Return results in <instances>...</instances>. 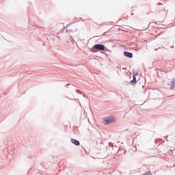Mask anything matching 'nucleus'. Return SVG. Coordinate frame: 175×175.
Returning <instances> with one entry per match:
<instances>
[{"label": "nucleus", "instance_id": "1", "mask_svg": "<svg viewBox=\"0 0 175 175\" xmlns=\"http://www.w3.org/2000/svg\"><path fill=\"white\" fill-rule=\"evenodd\" d=\"M98 50H99V51L105 50V45L101 44H97L94 45L92 49V51L93 53H98Z\"/></svg>", "mask_w": 175, "mask_h": 175}, {"label": "nucleus", "instance_id": "2", "mask_svg": "<svg viewBox=\"0 0 175 175\" xmlns=\"http://www.w3.org/2000/svg\"><path fill=\"white\" fill-rule=\"evenodd\" d=\"M115 120L113 118H107V120H105V123L107 125L108 124H113V122H114Z\"/></svg>", "mask_w": 175, "mask_h": 175}, {"label": "nucleus", "instance_id": "3", "mask_svg": "<svg viewBox=\"0 0 175 175\" xmlns=\"http://www.w3.org/2000/svg\"><path fill=\"white\" fill-rule=\"evenodd\" d=\"M124 54L125 57H128L129 58H132V57H133V55L132 54V53L124 52Z\"/></svg>", "mask_w": 175, "mask_h": 175}, {"label": "nucleus", "instance_id": "4", "mask_svg": "<svg viewBox=\"0 0 175 175\" xmlns=\"http://www.w3.org/2000/svg\"><path fill=\"white\" fill-rule=\"evenodd\" d=\"M71 142L73 144H75V146H80V142L76 139H71Z\"/></svg>", "mask_w": 175, "mask_h": 175}, {"label": "nucleus", "instance_id": "5", "mask_svg": "<svg viewBox=\"0 0 175 175\" xmlns=\"http://www.w3.org/2000/svg\"><path fill=\"white\" fill-rule=\"evenodd\" d=\"M131 84H132V85L136 84V75H133V80L131 81Z\"/></svg>", "mask_w": 175, "mask_h": 175}]
</instances>
